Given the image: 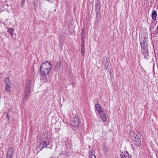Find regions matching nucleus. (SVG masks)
Returning <instances> with one entry per match:
<instances>
[{
    "label": "nucleus",
    "mask_w": 158,
    "mask_h": 158,
    "mask_svg": "<svg viewBox=\"0 0 158 158\" xmlns=\"http://www.w3.org/2000/svg\"><path fill=\"white\" fill-rule=\"evenodd\" d=\"M52 66L49 62L47 61L42 62L40 67V72L42 76L47 75L51 70Z\"/></svg>",
    "instance_id": "f257e3e1"
},
{
    "label": "nucleus",
    "mask_w": 158,
    "mask_h": 158,
    "mask_svg": "<svg viewBox=\"0 0 158 158\" xmlns=\"http://www.w3.org/2000/svg\"><path fill=\"white\" fill-rule=\"evenodd\" d=\"M134 139H133V142L134 144L138 146H139L141 145V142L139 137L136 135L134 137Z\"/></svg>",
    "instance_id": "f03ea898"
},
{
    "label": "nucleus",
    "mask_w": 158,
    "mask_h": 158,
    "mask_svg": "<svg viewBox=\"0 0 158 158\" xmlns=\"http://www.w3.org/2000/svg\"><path fill=\"white\" fill-rule=\"evenodd\" d=\"M74 119L71 122V125L73 127H77L79 124V122L77 117H74Z\"/></svg>",
    "instance_id": "7ed1b4c3"
},
{
    "label": "nucleus",
    "mask_w": 158,
    "mask_h": 158,
    "mask_svg": "<svg viewBox=\"0 0 158 158\" xmlns=\"http://www.w3.org/2000/svg\"><path fill=\"white\" fill-rule=\"evenodd\" d=\"M140 44L142 48L141 52H147V51H148L147 44H143L142 42H140Z\"/></svg>",
    "instance_id": "20e7f679"
},
{
    "label": "nucleus",
    "mask_w": 158,
    "mask_h": 158,
    "mask_svg": "<svg viewBox=\"0 0 158 158\" xmlns=\"http://www.w3.org/2000/svg\"><path fill=\"white\" fill-rule=\"evenodd\" d=\"M14 150L13 148H10L7 151V156L12 158L14 154Z\"/></svg>",
    "instance_id": "39448f33"
},
{
    "label": "nucleus",
    "mask_w": 158,
    "mask_h": 158,
    "mask_svg": "<svg viewBox=\"0 0 158 158\" xmlns=\"http://www.w3.org/2000/svg\"><path fill=\"white\" fill-rule=\"evenodd\" d=\"M120 156L121 158H129V154L127 151L121 152Z\"/></svg>",
    "instance_id": "423d86ee"
},
{
    "label": "nucleus",
    "mask_w": 158,
    "mask_h": 158,
    "mask_svg": "<svg viewBox=\"0 0 158 158\" xmlns=\"http://www.w3.org/2000/svg\"><path fill=\"white\" fill-rule=\"evenodd\" d=\"M30 92L29 90L28 91H26L25 92V95L23 99V101H26L28 99L30 95Z\"/></svg>",
    "instance_id": "0eeeda50"
},
{
    "label": "nucleus",
    "mask_w": 158,
    "mask_h": 158,
    "mask_svg": "<svg viewBox=\"0 0 158 158\" xmlns=\"http://www.w3.org/2000/svg\"><path fill=\"white\" fill-rule=\"evenodd\" d=\"M101 116L102 120L104 122H105L107 120V118L106 115L104 114L103 111L102 112L99 114Z\"/></svg>",
    "instance_id": "6e6552de"
},
{
    "label": "nucleus",
    "mask_w": 158,
    "mask_h": 158,
    "mask_svg": "<svg viewBox=\"0 0 158 158\" xmlns=\"http://www.w3.org/2000/svg\"><path fill=\"white\" fill-rule=\"evenodd\" d=\"M7 31L10 34L11 37H13L14 34V29L10 27H7Z\"/></svg>",
    "instance_id": "1a4fd4ad"
},
{
    "label": "nucleus",
    "mask_w": 158,
    "mask_h": 158,
    "mask_svg": "<svg viewBox=\"0 0 158 158\" xmlns=\"http://www.w3.org/2000/svg\"><path fill=\"white\" fill-rule=\"evenodd\" d=\"M95 107L99 114L103 111L101 110V106L99 104H96L95 106Z\"/></svg>",
    "instance_id": "9d476101"
},
{
    "label": "nucleus",
    "mask_w": 158,
    "mask_h": 158,
    "mask_svg": "<svg viewBox=\"0 0 158 158\" xmlns=\"http://www.w3.org/2000/svg\"><path fill=\"white\" fill-rule=\"evenodd\" d=\"M157 15V13L156 12V11L155 10H153L152 11V19L154 20H155L156 19V17Z\"/></svg>",
    "instance_id": "9b49d317"
},
{
    "label": "nucleus",
    "mask_w": 158,
    "mask_h": 158,
    "mask_svg": "<svg viewBox=\"0 0 158 158\" xmlns=\"http://www.w3.org/2000/svg\"><path fill=\"white\" fill-rule=\"evenodd\" d=\"M144 56V57L146 59H148L149 58V56L148 52V51H147V52H142Z\"/></svg>",
    "instance_id": "f8f14e48"
},
{
    "label": "nucleus",
    "mask_w": 158,
    "mask_h": 158,
    "mask_svg": "<svg viewBox=\"0 0 158 158\" xmlns=\"http://www.w3.org/2000/svg\"><path fill=\"white\" fill-rule=\"evenodd\" d=\"M101 14L100 13H97L96 14V21L98 23L99 22V21L101 19Z\"/></svg>",
    "instance_id": "ddd939ff"
},
{
    "label": "nucleus",
    "mask_w": 158,
    "mask_h": 158,
    "mask_svg": "<svg viewBox=\"0 0 158 158\" xmlns=\"http://www.w3.org/2000/svg\"><path fill=\"white\" fill-rule=\"evenodd\" d=\"M44 143L45 144L44 147H47L48 145L50 144L49 141L48 139H46L45 140L43 141L42 143Z\"/></svg>",
    "instance_id": "4468645a"
},
{
    "label": "nucleus",
    "mask_w": 158,
    "mask_h": 158,
    "mask_svg": "<svg viewBox=\"0 0 158 158\" xmlns=\"http://www.w3.org/2000/svg\"><path fill=\"white\" fill-rule=\"evenodd\" d=\"M11 87L9 84H6L5 89L7 92H9L10 91V89Z\"/></svg>",
    "instance_id": "2eb2a0df"
},
{
    "label": "nucleus",
    "mask_w": 158,
    "mask_h": 158,
    "mask_svg": "<svg viewBox=\"0 0 158 158\" xmlns=\"http://www.w3.org/2000/svg\"><path fill=\"white\" fill-rule=\"evenodd\" d=\"M10 78L9 77H5L4 78V80L6 82V84H9L10 83Z\"/></svg>",
    "instance_id": "dca6fc26"
},
{
    "label": "nucleus",
    "mask_w": 158,
    "mask_h": 158,
    "mask_svg": "<svg viewBox=\"0 0 158 158\" xmlns=\"http://www.w3.org/2000/svg\"><path fill=\"white\" fill-rule=\"evenodd\" d=\"M44 146V144L43 143H41L40 144L38 148L40 150H41L44 148H45Z\"/></svg>",
    "instance_id": "f3484780"
},
{
    "label": "nucleus",
    "mask_w": 158,
    "mask_h": 158,
    "mask_svg": "<svg viewBox=\"0 0 158 158\" xmlns=\"http://www.w3.org/2000/svg\"><path fill=\"white\" fill-rule=\"evenodd\" d=\"M89 158H96V156L94 154L91 153L89 155Z\"/></svg>",
    "instance_id": "a211bd4d"
},
{
    "label": "nucleus",
    "mask_w": 158,
    "mask_h": 158,
    "mask_svg": "<svg viewBox=\"0 0 158 158\" xmlns=\"http://www.w3.org/2000/svg\"><path fill=\"white\" fill-rule=\"evenodd\" d=\"M147 41V39L146 38H144L143 39V43H142L143 44H147L146 43V41Z\"/></svg>",
    "instance_id": "6ab92c4d"
},
{
    "label": "nucleus",
    "mask_w": 158,
    "mask_h": 158,
    "mask_svg": "<svg viewBox=\"0 0 158 158\" xmlns=\"http://www.w3.org/2000/svg\"><path fill=\"white\" fill-rule=\"evenodd\" d=\"M81 38H82V42H81V45H83H83H84L85 44H84V39H83V36L82 35H81Z\"/></svg>",
    "instance_id": "aec40b11"
},
{
    "label": "nucleus",
    "mask_w": 158,
    "mask_h": 158,
    "mask_svg": "<svg viewBox=\"0 0 158 158\" xmlns=\"http://www.w3.org/2000/svg\"><path fill=\"white\" fill-rule=\"evenodd\" d=\"M82 46V47H81V50H85V45H83H83H81Z\"/></svg>",
    "instance_id": "412c9836"
},
{
    "label": "nucleus",
    "mask_w": 158,
    "mask_h": 158,
    "mask_svg": "<svg viewBox=\"0 0 158 158\" xmlns=\"http://www.w3.org/2000/svg\"><path fill=\"white\" fill-rule=\"evenodd\" d=\"M85 50H81V54L82 56H84L85 54Z\"/></svg>",
    "instance_id": "4be33fe9"
},
{
    "label": "nucleus",
    "mask_w": 158,
    "mask_h": 158,
    "mask_svg": "<svg viewBox=\"0 0 158 158\" xmlns=\"http://www.w3.org/2000/svg\"><path fill=\"white\" fill-rule=\"evenodd\" d=\"M96 8H98V9H100V6L98 5H96Z\"/></svg>",
    "instance_id": "5701e85b"
},
{
    "label": "nucleus",
    "mask_w": 158,
    "mask_h": 158,
    "mask_svg": "<svg viewBox=\"0 0 158 158\" xmlns=\"http://www.w3.org/2000/svg\"><path fill=\"white\" fill-rule=\"evenodd\" d=\"M6 117H7V118H8V120H9V116H8V114H7V115H6Z\"/></svg>",
    "instance_id": "b1692460"
},
{
    "label": "nucleus",
    "mask_w": 158,
    "mask_h": 158,
    "mask_svg": "<svg viewBox=\"0 0 158 158\" xmlns=\"http://www.w3.org/2000/svg\"><path fill=\"white\" fill-rule=\"evenodd\" d=\"M28 82L29 83H31V81H30V80H29V81H28Z\"/></svg>",
    "instance_id": "393cba45"
},
{
    "label": "nucleus",
    "mask_w": 158,
    "mask_h": 158,
    "mask_svg": "<svg viewBox=\"0 0 158 158\" xmlns=\"http://www.w3.org/2000/svg\"><path fill=\"white\" fill-rule=\"evenodd\" d=\"M6 158H12V157L10 158V157H8L7 156Z\"/></svg>",
    "instance_id": "a878e982"
},
{
    "label": "nucleus",
    "mask_w": 158,
    "mask_h": 158,
    "mask_svg": "<svg viewBox=\"0 0 158 158\" xmlns=\"http://www.w3.org/2000/svg\"><path fill=\"white\" fill-rule=\"evenodd\" d=\"M43 144H44V146H45V144L44 143H43Z\"/></svg>",
    "instance_id": "bb28decb"
}]
</instances>
